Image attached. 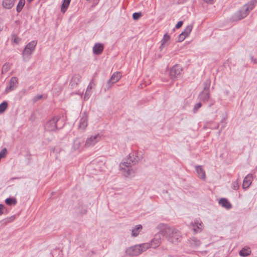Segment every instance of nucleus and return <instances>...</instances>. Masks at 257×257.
Returning <instances> with one entry per match:
<instances>
[{
    "instance_id": "f257e3e1",
    "label": "nucleus",
    "mask_w": 257,
    "mask_h": 257,
    "mask_svg": "<svg viewBox=\"0 0 257 257\" xmlns=\"http://www.w3.org/2000/svg\"><path fill=\"white\" fill-rule=\"evenodd\" d=\"M159 226L161 227L160 233L168 241L173 244H177L181 241L182 235L180 231L165 224H160Z\"/></svg>"
},
{
    "instance_id": "f03ea898",
    "label": "nucleus",
    "mask_w": 257,
    "mask_h": 257,
    "mask_svg": "<svg viewBox=\"0 0 257 257\" xmlns=\"http://www.w3.org/2000/svg\"><path fill=\"white\" fill-rule=\"evenodd\" d=\"M257 4V0H251L249 2L244 5L240 10L235 13L233 16L234 21L240 20L246 17Z\"/></svg>"
},
{
    "instance_id": "7ed1b4c3",
    "label": "nucleus",
    "mask_w": 257,
    "mask_h": 257,
    "mask_svg": "<svg viewBox=\"0 0 257 257\" xmlns=\"http://www.w3.org/2000/svg\"><path fill=\"white\" fill-rule=\"evenodd\" d=\"M137 162L136 158L132 159V157L129 155L126 162H124L120 164V170L125 177H128L135 173V171L131 168L132 164H135Z\"/></svg>"
},
{
    "instance_id": "20e7f679",
    "label": "nucleus",
    "mask_w": 257,
    "mask_h": 257,
    "mask_svg": "<svg viewBox=\"0 0 257 257\" xmlns=\"http://www.w3.org/2000/svg\"><path fill=\"white\" fill-rule=\"evenodd\" d=\"M37 44V42L34 40L29 42L26 46L22 53V55L24 60H28L30 58L31 55L35 50Z\"/></svg>"
},
{
    "instance_id": "39448f33",
    "label": "nucleus",
    "mask_w": 257,
    "mask_h": 257,
    "mask_svg": "<svg viewBox=\"0 0 257 257\" xmlns=\"http://www.w3.org/2000/svg\"><path fill=\"white\" fill-rule=\"evenodd\" d=\"M210 84L209 80H206L204 83V90L200 94V98L202 101L205 102L207 101L210 97V93L209 88Z\"/></svg>"
},
{
    "instance_id": "423d86ee",
    "label": "nucleus",
    "mask_w": 257,
    "mask_h": 257,
    "mask_svg": "<svg viewBox=\"0 0 257 257\" xmlns=\"http://www.w3.org/2000/svg\"><path fill=\"white\" fill-rule=\"evenodd\" d=\"M101 136L99 134L91 136L86 139L84 146L86 148L93 146L99 142L101 140Z\"/></svg>"
},
{
    "instance_id": "0eeeda50",
    "label": "nucleus",
    "mask_w": 257,
    "mask_h": 257,
    "mask_svg": "<svg viewBox=\"0 0 257 257\" xmlns=\"http://www.w3.org/2000/svg\"><path fill=\"white\" fill-rule=\"evenodd\" d=\"M59 120V118L58 116L54 117L46 123L45 125V130L49 132L56 131L58 129L57 122Z\"/></svg>"
},
{
    "instance_id": "6e6552de",
    "label": "nucleus",
    "mask_w": 257,
    "mask_h": 257,
    "mask_svg": "<svg viewBox=\"0 0 257 257\" xmlns=\"http://www.w3.org/2000/svg\"><path fill=\"white\" fill-rule=\"evenodd\" d=\"M121 77V75L120 72H114L110 78L107 81L106 84V89L108 90L110 89L113 84L118 82Z\"/></svg>"
},
{
    "instance_id": "1a4fd4ad",
    "label": "nucleus",
    "mask_w": 257,
    "mask_h": 257,
    "mask_svg": "<svg viewBox=\"0 0 257 257\" xmlns=\"http://www.w3.org/2000/svg\"><path fill=\"white\" fill-rule=\"evenodd\" d=\"M138 245L131 246L126 249V254L130 256H137L141 254Z\"/></svg>"
},
{
    "instance_id": "9d476101",
    "label": "nucleus",
    "mask_w": 257,
    "mask_h": 257,
    "mask_svg": "<svg viewBox=\"0 0 257 257\" xmlns=\"http://www.w3.org/2000/svg\"><path fill=\"white\" fill-rule=\"evenodd\" d=\"M182 68L178 65L174 66L170 71V75L172 79L177 77L181 74Z\"/></svg>"
},
{
    "instance_id": "9b49d317",
    "label": "nucleus",
    "mask_w": 257,
    "mask_h": 257,
    "mask_svg": "<svg viewBox=\"0 0 257 257\" xmlns=\"http://www.w3.org/2000/svg\"><path fill=\"white\" fill-rule=\"evenodd\" d=\"M18 83V79L16 77H13L9 82V87H7L6 89V91L7 92H9L12 90H14L17 87V84Z\"/></svg>"
},
{
    "instance_id": "f8f14e48",
    "label": "nucleus",
    "mask_w": 257,
    "mask_h": 257,
    "mask_svg": "<svg viewBox=\"0 0 257 257\" xmlns=\"http://www.w3.org/2000/svg\"><path fill=\"white\" fill-rule=\"evenodd\" d=\"M104 45L99 43H96L93 47V53L95 55L101 54L104 50Z\"/></svg>"
},
{
    "instance_id": "ddd939ff",
    "label": "nucleus",
    "mask_w": 257,
    "mask_h": 257,
    "mask_svg": "<svg viewBox=\"0 0 257 257\" xmlns=\"http://www.w3.org/2000/svg\"><path fill=\"white\" fill-rule=\"evenodd\" d=\"M252 180V175L251 174H248L243 179L242 183V188L244 189L248 188L251 185Z\"/></svg>"
},
{
    "instance_id": "4468645a",
    "label": "nucleus",
    "mask_w": 257,
    "mask_h": 257,
    "mask_svg": "<svg viewBox=\"0 0 257 257\" xmlns=\"http://www.w3.org/2000/svg\"><path fill=\"white\" fill-rule=\"evenodd\" d=\"M87 121L88 116L86 113H84L79 121V128L84 130L87 126Z\"/></svg>"
},
{
    "instance_id": "2eb2a0df",
    "label": "nucleus",
    "mask_w": 257,
    "mask_h": 257,
    "mask_svg": "<svg viewBox=\"0 0 257 257\" xmlns=\"http://www.w3.org/2000/svg\"><path fill=\"white\" fill-rule=\"evenodd\" d=\"M17 0H3L2 6L3 8L6 9H11L14 6L15 3Z\"/></svg>"
},
{
    "instance_id": "dca6fc26",
    "label": "nucleus",
    "mask_w": 257,
    "mask_h": 257,
    "mask_svg": "<svg viewBox=\"0 0 257 257\" xmlns=\"http://www.w3.org/2000/svg\"><path fill=\"white\" fill-rule=\"evenodd\" d=\"M193 230L195 233L201 231L203 227V223L201 221L197 220L194 223H192Z\"/></svg>"
},
{
    "instance_id": "f3484780",
    "label": "nucleus",
    "mask_w": 257,
    "mask_h": 257,
    "mask_svg": "<svg viewBox=\"0 0 257 257\" xmlns=\"http://www.w3.org/2000/svg\"><path fill=\"white\" fill-rule=\"evenodd\" d=\"M196 171L198 174V177L202 179L205 180L206 178V174L204 170L201 166H196Z\"/></svg>"
},
{
    "instance_id": "a211bd4d",
    "label": "nucleus",
    "mask_w": 257,
    "mask_h": 257,
    "mask_svg": "<svg viewBox=\"0 0 257 257\" xmlns=\"http://www.w3.org/2000/svg\"><path fill=\"white\" fill-rule=\"evenodd\" d=\"M219 203L223 207L226 209H229L231 208L232 205L231 203L225 198H221L219 201Z\"/></svg>"
},
{
    "instance_id": "6ab92c4d",
    "label": "nucleus",
    "mask_w": 257,
    "mask_h": 257,
    "mask_svg": "<svg viewBox=\"0 0 257 257\" xmlns=\"http://www.w3.org/2000/svg\"><path fill=\"white\" fill-rule=\"evenodd\" d=\"M189 243L192 247H197L200 245L201 242L195 237H192L189 240Z\"/></svg>"
},
{
    "instance_id": "aec40b11",
    "label": "nucleus",
    "mask_w": 257,
    "mask_h": 257,
    "mask_svg": "<svg viewBox=\"0 0 257 257\" xmlns=\"http://www.w3.org/2000/svg\"><path fill=\"white\" fill-rule=\"evenodd\" d=\"M81 144L82 141L80 139L77 138L74 141L72 148L74 151L77 150L80 148Z\"/></svg>"
},
{
    "instance_id": "412c9836",
    "label": "nucleus",
    "mask_w": 257,
    "mask_h": 257,
    "mask_svg": "<svg viewBox=\"0 0 257 257\" xmlns=\"http://www.w3.org/2000/svg\"><path fill=\"white\" fill-rule=\"evenodd\" d=\"M138 246L140 247V253H142L143 252L146 251L148 248L151 247V245H150V243H145L138 245Z\"/></svg>"
},
{
    "instance_id": "4be33fe9",
    "label": "nucleus",
    "mask_w": 257,
    "mask_h": 257,
    "mask_svg": "<svg viewBox=\"0 0 257 257\" xmlns=\"http://www.w3.org/2000/svg\"><path fill=\"white\" fill-rule=\"evenodd\" d=\"M95 85V84L93 82V81H91L89 84L88 85L87 88V89H86V92H85V96H84V98L85 99L86 98V97H88L91 93V89H92L93 87Z\"/></svg>"
},
{
    "instance_id": "5701e85b",
    "label": "nucleus",
    "mask_w": 257,
    "mask_h": 257,
    "mask_svg": "<svg viewBox=\"0 0 257 257\" xmlns=\"http://www.w3.org/2000/svg\"><path fill=\"white\" fill-rule=\"evenodd\" d=\"M161 243V238H155L153 239L151 243H150V245H151V247L155 248L159 246Z\"/></svg>"
},
{
    "instance_id": "b1692460",
    "label": "nucleus",
    "mask_w": 257,
    "mask_h": 257,
    "mask_svg": "<svg viewBox=\"0 0 257 257\" xmlns=\"http://www.w3.org/2000/svg\"><path fill=\"white\" fill-rule=\"evenodd\" d=\"M71 0H64L61 6V12L63 13H65V12L67 11Z\"/></svg>"
},
{
    "instance_id": "393cba45",
    "label": "nucleus",
    "mask_w": 257,
    "mask_h": 257,
    "mask_svg": "<svg viewBox=\"0 0 257 257\" xmlns=\"http://www.w3.org/2000/svg\"><path fill=\"white\" fill-rule=\"evenodd\" d=\"M142 229V226L141 225H137L136 227L132 230V235L133 236L136 237L138 235L140 231Z\"/></svg>"
},
{
    "instance_id": "a878e982",
    "label": "nucleus",
    "mask_w": 257,
    "mask_h": 257,
    "mask_svg": "<svg viewBox=\"0 0 257 257\" xmlns=\"http://www.w3.org/2000/svg\"><path fill=\"white\" fill-rule=\"evenodd\" d=\"M251 253V250L249 248H243L240 251H239V255L241 256H246L248 255H249Z\"/></svg>"
},
{
    "instance_id": "bb28decb",
    "label": "nucleus",
    "mask_w": 257,
    "mask_h": 257,
    "mask_svg": "<svg viewBox=\"0 0 257 257\" xmlns=\"http://www.w3.org/2000/svg\"><path fill=\"white\" fill-rule=\"evenodd\" d=\"M25 4V0H20L17 6V11L20 13L23 9Z\"/></svg>"
},
{
    "instance_id": "cd10ccee",
    "label": "nucleus",
    "mask_w": 257,
    "mask_h": 257,
    "mask_svg": "<svg viewBox=\"0 0 257 257\" xmlns=\"http://www.w3.org/2000/svg\"><path fill=\"white\" fill-rule=\"evenodd\" d=\"M5 202L7 205H16L17 201L16 199L15 198H8L6 199Z\"/></svg>"
},
{
    "instance_id": "c85d7f7f",
    "label": "nucleus",
    "mask_w": 257,
    "mask_h": 257,
    "mask_svg": "<svg viewBox=\"0 0 257 257\" xmlns=\"http://www.w3.org/2000/svg\"><path fill=\"white\" fill-rule=\"evenodd\" d=\"M193 28V26L191 25L187 26L184 29V31L182 33L185 35L186 37H188L190 34Z\"/></svg>"
},
{
    "instance_id": "c756f323",
    "label": "nucleus",
    "mask_w": 257,
    "mask_h": 257,
    "mask_svg": "<svg viewBox=\"0 0 257 257\" xmlns=\"http://www.w3.org/2000/svg\"><path fill=\"white\" fill-rule=\"evenodd\" d=\"M11 65L9 63H5L2 67V73L4 74L8 72L10 69Z\"/></svg>"
},
{
    "instance_id": "7c9ffc66",
    "label": "nucleus",
    "mask_w": 257,
    "mask_h": 257,
    "mask_svg": "<svg viewBox=\"0 0 257 257\" xmlns=\"http://www.w3.org/2000/svg\"><path fill=\"white\" fill-rule=\"evenodd\" d=\"M80 81V76L79 75H75L74 76L71 81L70 84L72 85H76L77 84V82Z\"/></svg>"
},
{
    "instance_id": "2f4dec72",
    "label": "nucleus",
    "mask_w": 257,
    "mask_h": 257,
    "mask_svg": "<svg viewBox=\"0 0 257 257\" xmlns=\"http://www.w3.org/2000/svg\"><path fill=\"white\" fill-rule=\"evenodd\" d=\"M8 103L7 101H4L0 104V113L4 112L8 107Z\"/></svg>"
},
{
    "instance_id": "473e14b6",
    "label": "nucleus",
    "mask_w": 257,
    "mask_h": 257,
    "mask_svg": "<svg viewBox=\"0 0 257 257\" xmlns=\"http://www.w3.org/2000/svg\"><path fill=\"white\" fill-rule=\"evenodd\" d=\"M170 39V36L168 34H165L164 35V37L161 41V42L166 44L167 42H168Z\"/></svg>"
},
{
    "instance_id": "72a5a7b5",
    "label": "nucleus",
    "mask_w": 257,
    "mask_h": 257,
    "mask_svg": "<svg viewBox=\"0 0 257 257\" xmlns=\"http://www.w3.org/2000/svg\"><path fill=\"white\" fill-rule=\"evenodd\" d=\"M239 188L238 181L236 180L232 183V188L235 190H236Z\"/></svg>"
},
{
    "instance_id": "f704fd0d",
    "label": "nucleus",
    "mask_w": 257,
    "mask_h": 257,
    "mask_svg": "<svg viewBox=\"0 0 257 257\" xmlns=\"http://www.w3.org/2000/svg\"><path fill=\"white\" fill-rule=\"evenodd\" d=\"M7 154V150L6 148H4L0 152V157L2 158H5Z\"/></svg>"
},
{
    "instance_id": "c9c22d12",
    "label": "nucleus",
    "mask_w": 257,
    "mask_h": 257,
    "mask_svg": "<svg viewBox=\"0 0 257 257\" xmlns=\"http://www.w3.org/2000/svg\"><path fill=\"white\" fill-rule=\"evenodd\" d=\"M12 37L14 40V42L17 44H19L21 41V39L15 35H13Z\"/></svg>"
},
{
    "instance_id": "e433bc0d",
    "label": "nucleus",
    "mask_w": 257,
    "mask_h": 257,
    "mask_svg": "<svg viewBox=\"0 0 257 257\" xmlns=\"http://www.w3.org/2000/svg\"><path fill=\"white\" fill-rule=\"evenodd\" d=\"M142 16L141 13H135L133 15V18L134 20H137Z\"/></svg>"
},
{
    "instance_id": "4c0bfd02",
    "label": "nucleus",
    "mask_w": 257,
    "mask_h": 257,
    "mask_svg": "<svg viewBox=\"0 0 257 257\" xmlns=\"http://www.w3.org/2000/svg\"><path fill=\"white\" fill-rule=\"evenodd\" d=\"M187 37L181 33L178 36V41L182 42Z\"/></svg>"
},
{
    "instance_id": "58836bf2",
    "label": "nucleus",
    "mask_w": 257,
    "mask_h": 257,
    "mask_svg": "<svg viewBox=\"0 0 257 257\" xmlns=\"http://www.w3.org/2000/svg\"><path fill=\"white\" fill-rule=\"evenodd\" d=\"M201 103L200 102H198L197 103H196L195 106H194V112H196L201 107Z\"/></svg>"
},
{
    "instance_id": "ea45409f",
    "label": "nucleus",
    "mask_w": 257,
    "mask_h": 257,
    "mask_svg": "<svg viewBox=\"0 0 257 257\" xmlns=\"http://www.w3.org/2000/svg\"><path fill=\"white\" fill-rule=\"evenodd\" d=\"M60 151H61V149H60V148H59V147H54V149H53V150H52V152H53V153L56 152V153H57V154L60 153Z\"/></svg>"
},
{
    "instance_id": "a19ab883",
    "label": "nucleus",
    "mask_w": 257,
    "mask_h": 257,
    "mask_svg": "<svg viewBox=\"0 0 257 257\" xmlns=\"http://www.w3.org/2000/svg\"><path fill=\"white\" fill-rule=\"evenodd\" d=\"M183 25V22L182 21H179L177 23V24L176 25L175 28L176 29L180 28Z\"/></svg>"
},
{
    "instance_id": "79ce46f5",
    "label": "nucleus",
    "mask_w": 257,
    "mask_h": 257,
    "mask_svg": "<svg viewBox=\"0 0 257 257\" xmlns=\"http://www.w3.org/2000/svg\"><path fill=\"white\" fill-rule=\"evenodd\" d=\"M5 207L4 205L0 204V215L3 214V210L4 209Z\"/></svg>"
},
{
    "instance_id": "37998d69",
    "label": "nucleus",
    "mask_w": 257,
    "mask_h": 257,
    "mask_svg": "<svg viewBox=\"0 0 257 257\" xmlns=\"http://www.w3.org/2000/svg\"><path fill=\"white\" fill-rule=\"evenodd\" d=\"M205 2L210 4H213L215 0H203Z\"/></svg>"
},
{
    "instance_id": "c03bdc74",
    "label": "nucleus",
    "mask_w": 257,
    "mask_h": 257,
    "mask_svg": "<svg viewBox=\"0 0 257 257\" xmlns=\"http://www.w3.org/2000/svg\"><path fill=\"white\" fill-rule=\"evenodd\" d=\"M165 45H166V44H164V43H162V42H161V45H160V47H159L160 51H162V50H163V48H164V47H165Z\"/></svg>"
},
{
    "instance_id": "a18cd8bd",
    "label": "nucleus",
    "mask_w": 257,
    "mask_h": 257,
    "mask_svg": "<svg viewBox=\"0 0 257 257\" xmlns=\"http://www.w3.org/2000/svg\"><path fill=\"white\" fill-rule=\"evenodd\" d=\"M250 59H251V61L253 62V63H254V64L256 63V62H257L256 60L255 59L253 58V57L251 56Z\"/></svg>"
},
{
    "instance_id": "49530a36",
    "label": "nucleus",
    "mask_w": 257,
    "mask_h": 257,
    "mask_svg": "<svg viewBox=\"0 0 257 257\" xmlns=\"http://www.w3.org/2000/svg\"><path fill=\"white\" fill-rule=\"evenodd\" d=\"M3 28L4 26L1 22L0 21V32H1L3 30Z\"/></svg>"
},
{
    "instance_id": "de8ad7c7",
    "label": "nucleus",
    "mask_w": 257,
    "mask_h": 257,
    "mask_svg": "<svg viewBox=\"0 0 257 257\" xmlns=\"http://www.w3.org/2000/svg\"><path fill=\"white\" fill-rule=\"evenodd\" d=\"M29 3L32 2L33 0H27Z\"/></svg>"
},
{
    "instance_id": "09e8293b",
    "label": "nucleus",
    "mask_w": 257,
    "mask_h": 257,
    "mask_svg": "<svg viewBox=\"0 0 257 257\" xmlns=\"http://www.w3.org/2000/svg\"><path fill=\"white\" fill-rule=\"evenodd\" d=\"M130 155H131V154H130ZM132 157V159H134L135 158L133 157V156H134V155H132V156H131Z\"/></svg>"
},
{
    "instance_id": "8fccbe9b",
    "label": "nucleus",
    "mask_w": 257,
    "mask_h": 257,
    "mask_svg": "<svg viewBox=\"0 0 257 257\" xmlns=\"http://www.w3.org/2000/svg\"><path fill=\"white\" fill-rule=\"evenodd\" d=\"M42 96L41 95V96H39L38 97V98H39V99H40V98H42Z\"/></svg>"
}]
</instances>
